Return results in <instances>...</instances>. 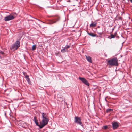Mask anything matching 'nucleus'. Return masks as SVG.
Listing matches in <instances>:
<instances>
[{
  "label": "nucleus",
  "mask_w": 132,
  "mask_h": 132,
  "mask_svg": "<svg viewBox=\"0 0 132 132\" xmlns=\"http://www.w3.org/2000/svg\"><path fill=\"white\" fill-rule=\"evenodd\" d=\"M43 119L41 121V124L40 127V129H42L47 125L49 121V118L47 115L46 113H41Z\"/></svg>",
  "instance_id": "nucleus-1"
},
{
  "label": "nucleus",
  "mask_w": 132,
  "mask_h": 132,
  "mask_svg": "<svg viewBox=\"0 0 132 132\" xmlns=\"http://www.w3.org/2000/svg\"><path fill=\"white\" fill-rule=\"evenodd\" d=\"M118 60L117 57H114L108 61V63L110 66H117L118 65Z\"/></svg>",
  "instance_id": "nucleus-2"
},
{
  "label": "nucleus",
  "mask_w": 132,
  "mask_h": 132,
  "mask_svg": "<svg viewBox=\"0 0 132 132\" xmlns=\"http://www.w3.org/2000/svg\"><path fill=\"white\" fill-rule=\"evenodd\" d=\"M20 42L17 40L12 44L10 47L11 50L14 51L17 50L20 46Z\"/></svg>",
  "instance_id": "nucleus-3"
},
{
  "label": "nucleus",
  "mask_w": 132,
  "mask_h": 132,
  "mask_svg": "<svg viewBox=\"0 0 132 132\" xmlns=\"http://www.w3.org/2000/svg\"><path fill=\"white\" fill-rule=\"evenodd\" d=\"M17 14L15 13L12 14V15H10L6 16L4 18V20L6 21H8L14 19L16 16Z\"/></svg>",
  "instance_id": "nucleus-4"
},
{
  "label": "nucleus",
  "mask_w": 132,
  "mask_h": 132,
  "mask_svg": "<svg viewBox=\"0 0 132 132\" xmlns=\"http://www.w3.org/2000/svg\"><path fill=\"white\" fill-rule=\"evenodd\" d=\"M74 122L81 126H83V124L81 122V120L80 117L75 116L74 118Z\"/></svg>",
  "instance_id": "nucleus-5"
},
{
  "label": "nucleus",
  "mask_w": 132,
  "mask_h": 132,
  "mask_svg": "<svg viewBox=\"0 0 132 132\" xmlns=\"http://www.w3.org/2000/svg\"><path fill=\"white\" fill-rule=\"evenodd\" d=\"M60 17L59 16H56L53 20H49V23L50 24H52L56 23L60 19Z\"/></svg>",
  "instance_id": "nucleus-6"
},
{
  "label": "nucleus",
  "mask_w": 132,
  "mask_h": 132,
  "mask_svg": "<svg viewBox=\"0 0 132 132\" xmlns=\"http://www.w3.org/2000/svg\"><path fill=\"white\" fill-rule=\"evenodd\" d=\"M79 79L86 85L88 86H89V83L85 78H84L79 77Z\"/></svg>",
  "instance_id": "nucleus-7"
},
{
  "label": "nucleus",
  "mask_w": 132,
  "mask_h": 132,
  "mask_svg": "<svg viewBox=\"0 0 132 132\" xmlns=\"http://www.w3.org/2000/svg\"><path fill=\"white\" fill-rule=\"evenodd\" d=\"M112 125L113 129H115L118 128L119 126L118 123L116 122H112Z\"/></svg>",
  "instance_id": "nucleus-8"
},
{
  "label": "nucleus",
  "mask_w": 132,
  "mask_h": 132,
  "mask_svg": "<svg viewBox=\"0 0 132 132\" xmlns=\"http://www.w3.org/2000/svg\"><path fill=\"white\" fill-rule=\"evenodd\" d=\"M97 33L99 35V36H98L96 34V36H95V37H102V35L103 34V32L102 31H99L98 30L97 31Z\"/></svg>",
  "instance_id": "nucleus-9"
},
{
  "label": "nucleus",
  "mask_w": 132,
  "mask_h": 132,
  "mask_svg": "<svg viewBox=\"0 0 132 132\" xmlns=\"http://www.w3.org/2000/svg\"><path fill=\"white\" fill-rule=\"evenodd\" d=\"M86 57L88 61L90 63L92 62L91 58L90 56L86 55Z\"/></svg>",
  "instance_id": "nucleus-10"
},
{
  "label": "nucleus",
  "mask_w": 132,
  "mask_h": 132,
  "mask_svg": "<svg viewBox=\"0 0 132 132\" xmlns=\"http://www.w3.org/2000/svg\"><path fill=\"white\" fill-rule=\"evenodd\" d=\"M87 33L88 35L93 37H95V36H96L95 34H94L93 33L91 32L89 33V32H87Z\"/></svg>",
  "instance_id": "nucleus-11"
},
{
  "label": "nucleus",
  "mask_w": 132,
  "mask_h": 132,
  "mask_svg": "<svg viewBox=\"0 0 132 132\" xmlns=\"http://www.w3.org/2000/svg\"><path fill=\"white\" fill-rule=\"evenodd\" d=\"M96 23L95 22H93L90 25V27H94L96 26Z\"/></svg>",
  "instance_id": "nucleus-12"
},
{
  "label": "nucleus",
  "mask_w": 132,
  "mask_h": 132,
  "mask_svg": "<svg viewBox=\"0 0 132 132\" xmlns=\"http://www.w3.org/2000/svg\"><path fill=\"white\" fill-rule=\"evenodd\" d=\"M25 78H26L27 81L28 82L30 81V79L29 78V76L28 75H26L25 76Z\"/></svg>",
  "instance_id": "nucleus-13"
},
{
  "label": "nucleus",
  "mask_w": 132,
  "mask_h": 132,
  "mask_svg": "<svg viewBox=\"0 0 132 132\" xmlns=\"http://www.w3.org/2000/svg\"><path fill=\"white\" fill-rule=\"evenodd\" d=\"M113 110V109H108L106 110V112L107 113H109L112 112Z\"/></svg>",
  "instance_id": "nucleus-14"
},
{
  "label": "nucleus",
  "mask_w": 132,
  "mask_h": 132,
  "mask_svg": "<svg viewBox=\"0 0 132 132\" xmlns=\"http://www.w3.org/2000/svg\"><path fill=\"white\" fill-rule=\"evenodd\" d=\"M35 123V124H36V125L38 126V127H39V128H40V127L41 126V125H40L39 124H38V120H37L36 121H34Z\"/></svg>",
  "instance_id": "nucleus-15"
},
{
  "label": "nucleus",
  "mask_w": 132,
  "mask_h": 132,
  "mask_svg": "<svg viewBox=\"0 0 132 132\" xmlns=\"http://www.w3.org/2000/svg\"><path fill=\"white\" fill-rule=\"evenodd\" d=\"M68 51L64 48L62 49L61 50V52L62 53H64L66 51Z\"/></svg>",
  "instance_id": "nucleus-16"
},
{
  "label": "nucleus",
  "mask_w": 132,
  "mask_h": 132,
  "mask_svg": "<svg viewBox=\"0 0 132 132\" xmlns=\"http://www.w3.org/2000/svg\"><path fill=\"white\" fill-rule=\"evenodd\" d=\"M116 36V35H113L112 34H111V37H108V38H109L110 39L114 38Z\"/></svg>",
  "instance_id": "nucleus-17"
},
{
  "label": "nucleus",
  "mask_w": 132,
  "mask_h": 132,
  "mask_svg": "<svg viewBox=\"0 0 132 132\" xmlns=\"http://www.w3.org/2000/svg\"><path fill=\"white\" fill-rule=\"evenodd\" d=\"M70 47V45H66L65 46V47H64L67 50Z\"/></svg>",
  "instance_id": "nucleus-18"
},
{
  "label": "nucleus",
  "mask_w": 132,
  "mask_h": 132,
  "mask_svg": "<svg viewBox=\"0 0 132 132\" xmlns=\"http://www.w3.org/2000/svg\"><path fill=\"white\" fill-rule=\"evenodd\" d=\"M36 45H34L32 47V49L33 50H34L36 48Z\"/></svg>",
  "instance_id": "nucleus-19"
},
{
  "label": "nucleus",
  "mask_w": 132,
  "mask_h": 132,
  "mask_svg": "<svg viewBox=\"0 0 132 132\" xmlns=\"http://www.w3.org/2000/svg\"><path fill=\"white\" fill-rule=\"evenodd\" d=\"M27 126V124L26 123H24L23 126L22 125V127H26Z\"/></svg>",
  "instance_id": "nucleus-20"
},
{
  "label": "nucleus",
  "mask_w": 132,
  "mask_h": 132,
  "mask_svg": "<svg viewBox=\"0 0 132 132\" xmlns=\"http://www.w3.org/2000/svg\"><path fill=\"white\" fill-rule=\"evenodd\" d=\"M108 127L107 126H104L102 128L104 130H106L107 129Z\"/></svg>",
  "instance_id": "nucleus-21"
},
{
  "label": "nucleus",
  "mask_w": 132,
  "mask_h": 132,
  "mask_svg": "<svg viewBox=\"0 0 132 132\" xmlns=\"http://www.w3.org/2000/svg\"><path fill=\"white\" fill-rule=\"evenodd\" d=\"M37 120V118L36 116H35L34 117V119L33 120V121H36Z\"/></svg>",
  "instance_id": "nucleus-22"
},
{
  "label": "nucleus",
  "mask_w": 132,
  "mask_h": 132,
  "mask_svg": "<svg viewBox=\"0 0 132 132\" xmlns=\"http://www.w3.org/2000/svg\"><path fill=\"white\" fill-rule=\"evenodd\" d=\"M0 53L2 55H3L4 54V53L2 51H0Z\"/></svg>",
  "instance_id": "nucleus-23"
},
{
  "label": "nucleus",
  "mask_w": 132,
  "mask_h": 132,
  "mask_svg": "<svg viewBox=\"0 0 132 132\" xmlns=\"http://www.w3.org/2000/svg\"><path fill=\"white\" fill-rule=\"evenodd\" d=\"M128 1H130L132 3V0H128Z\"/></svg>",
  "instance_id": "nucleus-24"
},
{
  "label": "nucleus",
  "mask_w": 132,
  "mask_h": 132,
  "mask_svg": "<svg viewBox=\"0 0 132 132\" xmlns=\"http://www.w3.org/2000/svg\"><path fill=\"white\" fill-rule=\"evenodd\" d=\"M114 28H113L112 29V31H113V30H114Z\"/></svg>",
  "instance_id": "nucleus-25"
}]
</instances>
